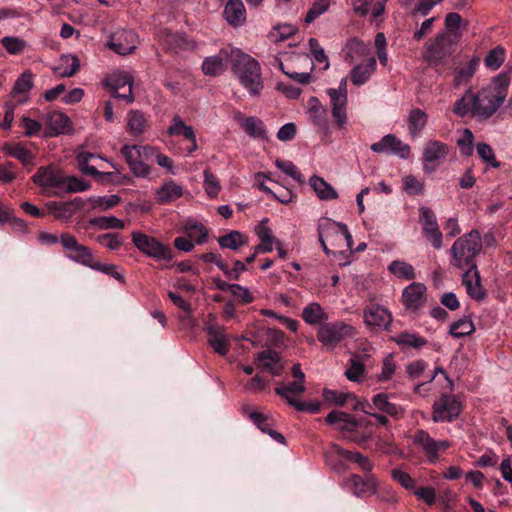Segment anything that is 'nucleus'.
<instances>
[{"label":"nucleus","mask_w":512,"mask_h":512,"mask_svg":"<svg viewBox=\"0 0 512 512\" xmlns=\"http://www.w3.org/2000/svg\"><path fill=\"white\" fill-rule=\"evenodd\" d=\"M208 333V343L218 354L225 356L230 349V340L225 333V328L217 324L214 318L210 319L205 326Z\"/></svg>","instance_id":"dca6fc26"},{"label":"nucleus","mask_w":512,"mask_h":512,"mask_svg":"<svg viewBox=\"0 0 512 512\" xmlns=\"http://www.w3.org/2000/svg\"><path fill=\"white\" fill-rule=\"evenodd\" d=\"M81 202V198H75L70 202L51 201L46 204V208L56 219L67 222L75 212L74 206L78 207Z\"/></svg>","instance_id":"a878e982"},{"label":"nucleus","mask_w":512,"mask_h":512,"mask_svg":"<svg viewBox=\"0 0 512 512\" xmlns=\"http://www.w3.org/2000/svg\"><path fill=\"white\" fill-rule=\"evenodd\" d=\"M333 450L337 455L342 457L343 459L349 460L355 464L358 465V467L367 474H370V472L373 470V463L369 460L368 457L363 455L360 452H353L349 450H345L344 448L340 447L339 445H333Z\"/></svg>","instance_id":"7c9ffc66"},{"label":"nucleus","mask_w":512,"mask_h":512,"mask_svg":"<svg viewBox=\"0 0 512 512\" xmlns=\"http://www.w3.org/2000/svg\"><path fill=\"white\" fill-rule=\"evenodd\" d=\"M305 391V385L301 382L294 381L288 384H280L275 388V393L284 398L289 405L296 401L294 396H298Z\"/></svg>","instance_id":"58836bf2"},{"label":"nucleus","mask_w":512,"mask_h":512,"mask_svg":"<svg viewBox=\"0 0 512 512\" xmlns=\"http://www.w3.org/2000/svg\"><path fill=\"white\" fill-rule=\"evenodd\" d=\"M509 85L510 75L507 72H502L495 76L485 88L491 89L495 95L500 96L501 100L505 102Z\"/></svg>","instance_id":"49530a36"},{"label":"nucleus","mask_w":512,"mask_h":512,"mask_svg":"<svg viewBox=\"0 0 512 512\" xmlns=\"http://www.w3.org/2000/svg\"><path fill=\"white\" fill-rule=\"evenodd\" d=\"M230 57L232 72L240 81L241 85L251 96L259 95L263 89L259 62L239 49L231 50Z\"/></svg>","instance_id":"7ed1b4c3"},{"label":"nucleus","mask_w":512,"mask_h":512,"mask_svg":"<svg viewBox=\"0 0 512 512\" xmlns=\"http://www.w3.org/2000/svg\"><path fill=\"white\" fill-rule=\"evenodd\" d=\"M167 133L170 136H183L186 140H193L195 132L192 126L186 125L180 116L173 117L172 124L168 127Z\"/></svg>","instance_id":"a18cd8bd"},{"label":"nucleus","mask_w":512,"mask_h":512,"mask_svg":"<svg viewBox=\"0 0 512 512\" xmlns=\"http://www.w3.org/2000/svg\"><path fill=\"white\" fill-rule=\"evenodd\" d=\"M183 187L174 180L168 179L155 191L156 200L159 204L172 203L183 196Z\"/></svg>","instance_id":"b1692460"},{"label":"nucleus","mask_w":512,"mask_h":512,"mask_svg":"<svg viewBox=\"0 0 512 512\" xmlns=\"http://www.w3.org/2000/svg\"><path fill=\"white\" fill-rule=\"evenodd\" d=\"M243 130L252 138L266 139L267 131L263 121L257 117H246L241 122Z\"/></svg>","instance_id":"4c0bfd02"},{"label":"nucleus","mask_w":512,"mask_h":512,"mask_svg":"<svg viewBox=\"0 0 512 512\" xmlns=\"http://www.w3.org/2000/svg\"><path fill=\"white\" fill-rule=\"evenodd\" d=\"M184 231L190 239H194L197 244H203L208 237L207 228L194 219L186 220L184 224Z\"/></svg>","instance_id":"ea45409f"},{"label":"nucleus","mask_w":512,"mask_h":512,"mask_svg":"<svg viewBox=\"0 0 512 512\" xmlns=\"http://www.w3.org/2000/svg\"><path fill=\"white\" fill-rule=\"evenodd\" d=\"M309 118L312 123L321 130L328 129L327 109L320 103L316 97H312L309 101Z\"/></svg>","instance_id":"473e14b6"},{"label":"nucleus","mask_w":512,"mask_h":512,"mask_svg":"<svg viewBox=\"0 0 512 512\" xmlns=\"http://www.w3.org/2000/svg\"><path fill=\"white\" fill-rule=\"evenodd\" d=\"M107 85L113 89V97L122 99L128 104L134 101L132 94L133 78L128 72L112 73L107 78Z\"/></svg>","instance_id":"2eb2a0df"},{"label":"nucleus","mask_w":512,"mask_h":512,"mask_svg":"<svg viewBox=\"0 0 512 512\" xmlns=\"http://www.w3.org/2000/svg\"><path fill=\"white\" fill-rule=\"evenodd\" d=\"M477 154L487 164L494 168H498L500 163L495 158V153L492 147L486 143H479L476 146Z\"/></svg>","instance_id":"69168bd1"},{"label":"nucleus","mask_w":512,"mask_h":512,"mask_svg":"<svg viewBox=\"0 0 512 512\" xmlns=\"http://www.w3.org/2000/svg\"><path fill=\"white\" fill-rule=\"evenodd\" d=\"M391 477L406 490H413L416 488L415 480L407 472L399 468H394L391 471Z\"/></svg>","instance_id":"0e129e2a"},{"label":"nucleus","mask_w":512,"mask_h":512,"mask_svg":"<svg viewBox=\"0 0 512 512\" xmlns=\"http://www.w3.org/2000/svg\"><path fill=\"white\" fill-rule=\"evenodd\" d=\"M376 66L377 62L374 57L369 58L365 63L355 66L350 72L352 83L356 86L366 83L375 72Z\"/></svg>","instance_id":"c85d7f7f"},{"label":"nucleus","mask_w":512,"mask_h":512,"mask_svg":"<svg viewBox=\"0 0 512 512\" xmlns=\"http://www.w3.org/2000/svg\"><path fill=\"white\" fill-rule=\"evenodd\" d=\"M60 243L70 260L89 268L92 266L95 260L92 250L88 246L80 244L75 236L69 233H62L60 235Z\"/></svg>","instance_id":"9b49d317"},{"label":"nucleus","mask_w":512,"mask_h":512,"mask_svg":"<svg viewBox=\"0 0 512 512\" xmlns=\"http://www.w3.org/2000/svg\"><path fill=\"white\" fill-rule=\"evenodd\" d=\"M90 268L92 270L100 271L106 275H109L121 283L125 282L124 275L117 270L118 267L114 264H104L94 260Z\"/></svg>","instance_id":"680f3d73"},{"label":"nucleus","mask_w":512,"mask_h":512,"mask_svg":"<svg viewBox=\"0 0 512 512\" xmlns=\"http://www.w3.org/2000/svg\"><path fill=\"white\" fill-rule=\"evenodd\" d=\"M137 35L132 30L118 29L109 35L106 46L115 53L124 56L135 51Z\"/></svg>","instance_id":"f8f14e48"},{"label":"nucleus","mask_w":512,"mask_h":512,"mask_svg":"<svg viewBox=\"0 0 512 512\" xmlns=\"http://www.w3.org/2000/svg\"><path fill=\"white\" fill-rule=\"evenodd\" d=\"M89 225L100 230L124 229L125 222L115 216H100L89 219Z\"/></svg>","instance_id":"de8ad7c7"},{"label":"nucleus","mask_w":512,"mask_h":512,"mask_svg":"<svg viewBox=\"0 0 512 512\" xmlns=\"http://www.w3.org/2000/svg\"><path fill=\"white\" fill-rule=\"evenodd\" d=\"M461 23L462 17L459 13H448L445 17V28L447 30L445 33H448L449 35H451V37H459L460 33L457 31L459 30Z\"/></svg>","instance_id":"338daca9"},{"label":"nucleus","mask_w":512,"mask_h":512,"mask_svg":"<svg viewBox=\"0 0 512 512\" xmlns=\"http://www.w3.org/2000/svg\"><path fill=\"white\" fill-rule=\"evenodd\" d=\"M80 68V61L76 55L63 54L57 64L53 66V72L62 78L74 76Z\"/></svg>","instance_id":"bb28decb"},{"label":"nucleus","mask_w":512,"mask_h":512,"mask_svg":"<svg viewBox=\"0 0 512 512\" xmlns=\"http://www.w3.org/2000/svg\"><path fill=\"white\" fill-rule=\"evenodd\" d=\"M223 17L233 27L242 26L246 21V9L242 0H228L223 10Z\"/></svg>","instance_id":"5701e85b"},{"label":"nucleus","mask_w":512,"mask_h":512,"mask_svg":"<svg viewBox=\"0 0 512 512\" xmlns=\"http://www.w3.org/2000/svg\"><path fill=\"white\" fill-rule=\"evenodd\" d=\"M413 443L421 448L427 461L431 464H435L440 459L441 452L451 447L449 440H435L425 430H418L415 433Z\"/></svg>","instance_id":"9d476101"},{"label":"nucleus","mask_w":512,"mask_h":512,"mask_svg":"<svg viewBox=\"0 0 512 512\" xmlns=\"http://www.w3.org/2000/svg\"><path fill=\"white\" fill-rule=\"evenodd\" d=\"M354 329L351 325L342 321L326 323L317 333V339L325 347L335 348L341 341L353 336Z\"/></svg>","instance_id":"6e6552de"},{"label":"nucleus","mask_w":512,"mask_h":512,"mask_svg":"<svg viewBox=\"0 0 512 512\" xmlns=\"http://www.w3.org/2000/svg\"><path fill=\"white\" fill-rule=\"evenodd\" d=\"M478 60L472 59L468 62V64L460 69L454 78L455 85L460 86L467 83L472 76L474 75L477 68Z\"/></svg>","instance_id":"4d7b16f0"},{"label":"nucleus","mask_w":512,"mask_h":512,"mask_svg":"<svg viewBox=\"0 0 512 512\" xmlns=\"http://www.w3.org/2000/svg\"><path fill=\"white\" fill-rule=\"evenodd\" d=\"M392 340L401 348L419 349L427 344V340L424 337L409 332H401L394 336Z\"/></svg>","instance_id":"79ce46f5"},{"label":"nucleus","mask_w":512,"mask_h":512,"mask_svg":"<svg viewBox=\"0 0 512 512\" xmlns=\"http://www.w3.org/2000/svg\"><path fill=\"white\" fill-rule=\"evenodd\" d=\"M365 371L364 364L356 358L349 360V367L345 371L348 380L357 382Z\"/></svg>","instance_id":"774afa93"},{"label":"nucleus","mask_w":512,"mask_h":512,"mask_svg":"<svg viewBox=\"0 0 512 512\" xmlns=\"http://www.w3.org/2000/svg\"><path fill=\"white\" fill-rule=\"evenodd\" d=\"M302 318L306 323L316 325L327 320L328 316L319 303L312 302L304 307Z\"/></svg>","instance_id":"37998d69"},{"label":"nucleus","mask_w":512,"mask_h":512,"mask_svg":"<svg viewBox=\"0 0 512 512\" xmlns=\"http://www.w3.org/2000/svg\"><path fill=\"white\" fill-rule=\"evenodd\" d=\"M426 287L422 283L413 282L402 293L403 304L408 309H418L424 302Z\"/></svg>","instance_id":"393cba45"},{"label":"nucleus","mask_w":512,"mask_h":512,"mask_svg":"<svg viewBox=\"0 0 512 512\" xmlns=\"http://www.w3.org/2000/svg\"><path fill=\"white\" fill-rule=\"evenodd\" d=\"M247 243V237L239 231L233 230L228 234L218 238V244L221 248L238 250Z\"/></svg>","instance_id":"c03bdc74"},{"label":"nucleus","mask_w":512,"mask_h":512,"mask_svg":"<svg viewBox=\"0 0 512 512\" xmlns=\"http://www.w3.org/2000/svg\"><path fill=\"white\" fill-rule=\"evenodd\" d=\"M432 420L439 422H452L462 411V404L455 395L442 394L433 404Z\"/></svg>","instance_id":"1a4fd4ad"},{"label":"nucleus","mask_w":512,"mask_h":512,"mask_svg":"<svg viewBox=\"0 0 512 512\" xmlns=\"http://www.w3.org/2000/svg\"><path fill=\"white\" fill-rule=\"evenodd\" d=\"M275 165L283 171L285 174L293 178L295 181L299 182L300 184H303L305 182L303 175L297 168V166L291 162V161H284L277 159L275 161Z\"/></svg>","instance_id":"052dcab7"},{"label":"nucleus","mask_w":512,"mask_h":512,"mask_svg":"<svg viewBox=\"0 0 512 512\" xmlns=\"http://www.w3.org/2000/svg\"><path fill=\"white\" fill-rule=\"evenodd\" d=\"M330 6V0H316L305 16V22L307 24L312 23L320 15L324 14Z\"/></svg>","instance_id":"e2e57ef3"},{"label":"nucleus","mask_w":512,"mask_h":512,"mask_svg":"<svg viewBox=\"0 0 512 512\" xmlns=\"http://www.w3.org/2000/svg\"><path fill=\"white\" fill-rule=\"evenodd\" d=\"M35 185L48 197H61L68 193H78L89 189V183L75 177L66 176L55 164L41 166L32 176Z\"/></svg>","instance_id":"f257e3e1"},{"label":"nucleus","mask_w":512,"mask_h":512,"mask_svg":"<svg viewBox=\"0 0 512 512\" xmlns=\"http://www.w3.org/2000/svg\"><path fill=\"white\" fill-rule=\"evenodd\" d=\"M163 45L166 50L176 54L195 48L194 42L188 40L184 35L177 33L167 34L163 40Z\"/></svg>","instance_id":"2f4dec72"},{"label":"nucleus","mask_w":512,"mask_h":512,"mask_svg":"<svg viewBox=\"0 0 512 512\" xmlns=\"http://www.w3.org/2000/svg\"><path fill=\"white\" fill-rule=\"evenodd\" d=\"M474 331V324L471 319L463 318L453 322L450 326V334L455 338L468 336Z\"/></svg>","instance_id":"603ef678"},{"label":"nucleus","mask_w":512,"mask_h":512,"mask_svg":"<svg viewBox=\"0 0 512 512\" xmlns=\"http://www.w3.org/2000/svg\"><path fill=\"white\" fill-rule=\"evenodd\" d=\"M391 321V313L383 306L370 305L364 310V322L368 326L387 329Z\"/></svg>","instance_id":"412c9836"},{"label":"nucleus","mask_w":512,"mask_h":512,"mask_svg":"<svg viewBox=\"0 0 512 512\" xmlns=\"http://www.w3.org/2000/svg\"><path fill=\"white\" fill-rule=\"evenodd\" d=\"M454 41L448 33H439L437 36L426 43L424 59L432 64H442L453 53Z\"/></svg>","instance_id":"423d86ee"},{"label":"nucleus","mask_w":512,"mask_h":512,"mask_svg":"<svg viewBox=\"0 0 512 512\" xmlns=\"http://www.w3.org/2000/svg\"><path fill=\"white\" fill-rule=\"evenodd\" d=\"M428 121V115L425 111L414 108L410 110L407 123L408 131L412 138H416L420 135L422 130L425 128Z\"/></svg>","instance_id":"c9c22d12"},{"label":"nucleus","mask_w":512,"mask_h":512,"mask_svg":"<svg viewBox=\"0 0 512 512\" xmlns=\"http://www.w3.org/2000/svg\"><path fill=\"white\" fill-rule=\"evenodd\" d=\"M143 153L155 156V160L160 167L167 169L173 175L175 174L173 171V161L168 156L160 153L155 147L143 146Z\"/></svg>","instance_id":"6e6d98bb"},{"label":"nucleus","mask_w":512,"mask_h":512,"mask_svg":"<svg viewBox=\"0 0 512 512\" xmlns=\"http://www.w3.org/2000/svg\"><path fill=\"white\" fill-rule=\"evenodd\" d=\"M127 130L133 136L142 135L147 127L148 122L144 114L139 110H131L127 113Z\"/></svg>","instance_id":"e433bc0d"},{"label":"nucleus","mask_w":512,"mask_h":512,"mask_svg":"<svg viewBox=\"0 0 512 512\" xmlns=\"http://www.w3.org/2000/svg\"><path fill=\"white\" fill-rule=\"evenodd\" d=\"M1 43L6 51L11 55L22 53L26 47V42L18 37L6 36L1 39Z\"/></svg>","instance_id":"13d9d810"},{"label":"nucleus","mask_w":512,"mask_h":512,"mask_svg":"<svg viewBox=\"0 0 512 512\" xmlns=\"http://www.w3.org/2000/svg\"><path fill=\"white\" fill-rule=\"evenodd\" d=\"M372 409L375 408L380 412L391 417H397L403 411L400 405L392 403L389 400V395L385 393H378L372 398Z\"/></svg>","instance_id":"72a5a7b5"},{"label":"nucleus","mask_w":512,"mask_h":512,"mask_svg":"<svg viewBox=\"0 0 512 512\" xmlns=\"http://www.w3.org/2000/svg\"><path fill=\"white\" fill-rule=\"evenodd\" d=\"M330 97L331 112L339 129H344L348 123V115L346 111L348 98L341 92H336L335 88L327 90Z\"/></svg>","instance_id":"6ab92c4d"},{"label":"nucleus","mask_w":512,"mask_h":512,"mask_svg":"<svg viewBox=\"0 0 512 512\" xmlns=\"http://www.w3.org/2000/svg\"><path fill=\"white\" fill-rule=\"evenodd\" d=\"M309 185L321 200H333L338 198L337 191L322 177L313 175L309 179Z\"/></svg>","instance_id":"f704fd0d"},{"label":"nucleus","mask_w":512,"mask_h":512,"mask_svg":"<svg viewBox=\"0 0 512 512\" xmlns=\"http://www.w3.org/2000/svg\"><path fill=\"white\" fill-rule=\"evenodd\" d=\"M503 103L504 101L501 100V97L495 95L491 89L483 87L477 93L468 89L455 102L453 113L459 117H465L470 114L471 117L484 121L490 119Z\"/></svg>","instance_id":"f03ea898"},{"label":"nucleus","mask_w":512,"mask_h":512,"mask_svg":"<svg viewBox=\"0 0 512 512\" xmlns=\"http://www.w3.org/2000/svg\"><path fill=\"white\" fill-rule=\"evenodd\" d=\"M370 149L375 153L396 155L401 159L409 158L411 152L410 146L394 134L383 136L380 141L373 143Z\"/></svg>","instance_id":"ddd939ff"},{"label":"nucleus","mask_w":512,"mask_h":512,"mask_svg":"<svg viewBox=\"0 0 512 512\" xmlns=\"http://www.w3.org/2000/svg\"><path fill=\"white\" fill-rule=\"evenodd\" d=\"M346 486L355 496L364 498L376 493L377 480L372 474H366L364 478L353 474L347 480Z\"/></svg>","instance_id":"f3484780"},{"label":"nucleus","mask_w":512,"mask_h":512,"mask_svg":"<svg viewBox=\"0 0 512 512\" xmlns=\"http://www.w3.org/2000/svg\"><path fill=\"white\" fill-rule=\"evenodd\" d=\"M322 230L323 235L342 237V242H345L347 249L352 250L353 238L346 224L330 219L326 222V225L322 226Z\"/></svg>","instance_id":"c756f323"},{"label":"nucleus","mask_w":512,"mask_h":512,"mask_svg":"<svg viewBox=\"0 0 512 512\" xmlns=\"http://www.w3.org/2000/svg\"><path fill=\"white\" fill-rule=\"evenodd\" d=\"M328 425H337L342 432H353L358 426L357 420L350 414L333 410L325 418Z\"/></svg>","instance_id":"cd10ccee"},{"label":"nucleus","mask_w":512,"mask_h":512,"mask_svg":"<svg viewBox=\"0 0 512 512\" xmlns=\"http://www.w3.org/2000/svg\"><path fill=\"white\" fill-rule=\"evenodd\" d=\"M227 68L221 54L206 57L202 63V71L207 76H218Z\"/></svg>","instance_id":"a19ab883"},{"label":"nucleus","mask_w":512,"mask_h":512,"mask_svg":"<svg viewBox=\"0 0 512 512\" xmlns=\"http://www.w3.org/2000/svg\"><path fill=\"white\" fill-rule=\"evenodd\" d=\"M4 150L12 157L19 160L23 165H32L34 156L33 154L20 144L5 145Z\"/></svg>","instance_id":"09e8293b"},{"label":"nucleus","mask_w":512,"mask_h":512,"mask_svg":"<svg viewBox=\"0 0 512 512\" xmlns=\"http://www.w3.org/2000/svg\"><path fill=\"white\" fill-rule=\"evenodd\" d=\"M463 285L467 294L476 301H482L486 298L487 293L481 284V278L477 266H472L462 276Z\"/></svg>","instance_id":"aec40b11"},{"label":"nucleus","mask_w":512,"mask_h":512,"mask_svg":"<svg viewBox=\"0 0 512 512\" xmlns=\"http://www.w3.org/2000/svg\"><path fill=\"white\" fill-rule=\"evenodd\" d=\"M96 242L111 251H116L123 245V238L119 233H105L98 235Z\"/></svg>","instance_id":"5fc2aeb1"},{"label":"nucleus","mask_w":512,"mask_h":512,"mask_svg":"<svg viewBox=\"0 0 512 512\" xmlns=\"http://www.w3.org/2000/svg\"><path fill=\"white\" fill-rule=\"evenodd\" d=\"M474 135L468 128L463 130L462 136L457 140V145L462 155L471 156L474 151Z\"/></svg>","instance_id":"bf43d9fd"},{"label":"nucleus","mask_w":512,"mask_h":512,"mask_svg":"<svg viewBox=\"0 0 512 512\" xmlns=\"http://www.w3.org/2000/svg\"><path fill=\"white\" fill-rule=\"evenodd\" d=\"M482 249L481 235L479 231L472 230L469 233L459 237L452 245L450 251L452 255L451 264L457 268L472 269L477 266L475 257Z\"/></svg>","instance_id":"20e7f679"},{"label":"nucleus","mask_w":512,"mask_h":512,"mask_svg":"<svg viewBox=\"0 0 512 512\" xmlns=\"http://www.w3.org/2000/svg\"><path fill=\"white\" fill-rule=\"evenodd\" d=\"M131 236L133 244L141 253L156 261L169 262L173 259L172 250L159 242L156 238L139 231L132 232Z\"/></svg>","instance_id":"39448f33"},{"label":"nucleus","mask_w":512,"mask_h":512,"mask_svg":"<svg viewBox=\"0 0 512 512\" xmlns=\"http://www.w3.org/2000/svg\"><path fill=\"white\" fill-rule=\"evenodd\" d=\"M422 233L435 249L442 247L443 235L439 229L435 213L429 207L419 209Z\"/></svg>","instance_id":"4468645a"},{"label":"nucleus","mask_w":512,"mask_h":512,"mask_svg":"<svg viewBox=\"0 0 512 512\" xmlns=\"http://www.w3.org/2000/svg\"><path fill=\"white\" fill-rule=\"evenodd\" d=\"M505 61V50L501 46H497L490 50L485 57V65L491 70H497Z\"/></svg>","instance_id":"864d4df0"},{"label":"nucleus","mask_w":512,"mask_h":512,"mask_svg":"<svg viewBox=\"0 0 512 512\" xmlns=\"http://www.w3.org/2000/svg\"><path fill=\"white\" fill-rule=\"evenodd\" d=\"M449 154V146L439 140H428L423 147L421 162L426 174L434 173Z\"/></svg>","instance_id":"0eeeda50"},{"label":"nucleus","mask_w":512,"mask_h":512,"mask_svg":"<svg viewBox=\"0 0 512 512\" xmlns=\"http://www.w3.org/2000/svg\"><path fill=\"white\" fill-rule=\"evenodd\" d=\"M33 87V74L30 71L23 72L15 81L11 96L15 97L18 94H26Z\"/></svg>","instance_id":"8fccbe9b"},{"label":"nucleus","mask_w":512,"mask_h":512,"mask_svg":"<svg viewBox=\"0 0 512 512\" xmlns=\"http://www.w3.org/2000/svg\"><path fill=\"white\" fill-rule=\"evenodd\" d=\"M388 269L397 277H401L407 280H412L415 278V271L413 266L404 261L395 260L390 263Z\"/></svg>","instance_id":"3c124183"},{"label":"nucleus","mask_w":512,"mask_h":512,"mask_svg":"<svg viewBox=\"0 0 512 512\" xmlns=\"http://www.w3.org/2000/svg\"><path fill=\"white\" fill-rule=\"evenodd\" d=\"M42 118L47 125L45 135L48 137L69 134L72 130L71 121L64 113L53 111L43 115Z\"/></svg>","instance_id":"a211bd4d"},{"label":"nucleus","mask_w":512,"mask_h":512,"mask_svg":"<svg viewBox=\"0 0 512 512\" xmlns=\"http://www.w3.org/2000/svg\"><path fill=\"white\" fill-rule=\"evenodd\" d=\"M255 360L259 368L268 371L272 376H279L284 370L280 355L274 350L266 349L260 351L256 355Z\"/></svg>","instance_id":"4be33fe9"}]
</instances>
